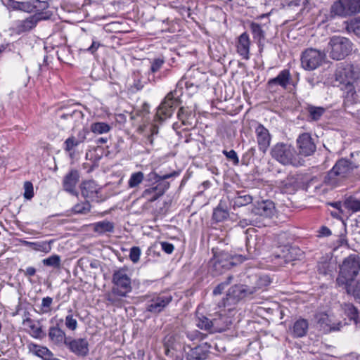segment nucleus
<instances>
[{
  "mask_svg": "<svg viewBox=\"0 0 360 360\" xmlns=\"http://www.w3.org/2000/svg\"><path fill=\"white\" fill-rule=\"evenodd\" d=\"M53 243V240H51L49 242H28L25 241V243L31 247L33 250L37 251L44 252L49 253L51 250V244Z\"/></svg>",
  "mask_w": 360,
  "mask_h": 360,
  "instance_id": "nucleus-36",
  "label": "nucleus"
},
{
  "mask_svg": "<svg viewBox=\"0 0 360 360\" xmlns=\"http://www.w3.org/2000/svg\"><path fill=\"white\" fill-rule=\"evenodd\" d=\"M53 302V299L51 297H46L42 299L41 304V312L42 314H47L51 311V306Z\"/></svg>",
  "mask_w": 360,
  "mask_h": 360,
  "instance_id": "nucleus-54",
  "label": "nucleus"
},
{
  "mask_svg": "<svg viewBox=\"0 0 360 360\" xmlns=\"http://www.w3.org/2000/svg\"><path fill=\"white\" fill-rule=\"evenodd\" d=\"M255 133L259 149L262 152L265 153L271 143V137L269 131L262 124H259L255 129Z\"/></svg>",
  "mask_w": 360,
  "mask_h": 360,
  "instance_id": "nucleus-22",
  "label": "nucleus"
},
{
  "mask_svg": "<svg viewBox=\"0 0 360 360\" xmlns=\"http://www.w3.org/2000/svg\"><path fill=\"white\" fill-rule=\"evenodd\" d=\"M80 143L75 136H71L68 138L65 141V150L66 151H71L75 147L79 145Z\"/></svg>",
  "mask_w": 360,
  "mask_h": 360,
  "instance_id": "nucleus-53",
  "label": "nucleus"
},
{
  "mask_svg": "<svg viewBox=\"0 0 360 360\" xmlns=\"http://www.w3.org/2000/svg\"><path fill=\"white\" fill-rule=\"evenodd\" d=\"M3 4L8 7V9L14 11H21L27 13H31L38 8L37 4H41L40 8L45 9L48 7V4L46 1L41 2L39 0H30L28 1H15L14 0H8L4 1L1 0Z\"/></svg>",
  "mask_w": 360,
  "mask_h": 360,
  "instance_id": "nucleus-15",
  "label": "nucleus"
},
{
  "mask_svg": "<svg viewBox=\"0 0 360 360\" xmlns=\"http://www.w3.org/2000/svg\"><path fill=\"white\" fill-rule=\"evenodd\" d=\"M238 224L243 228L248 225L258 226L259 220H258V217H254L253 215L250 214L249 218L240 220Z\"/></svg>",
  "mask_w": 360,
  "mask_h": 360,
  "instance_id": "nucleus-55",
  "label": "nucleus"
},
{
  "mask_svg": "<svg viewBox=\"0 0 360 360\" xmlns=\"http://www.w3.org/2000/svg\"><path fill=\"white\" fill-rule=\"evenodd\" d=\"M184 351L186 360H206L210 353V346L207 343L191 347V345L184 342Z\"/></svg>",
  "mask_w": 360,
  "mask_h": 360,
  "instance_id": "nucleus-14",
  "label": "nucleus"
},
{
  "mask_svg": "<svg viewBox=\"0 0 360 360\" xmlns=\"http://www.w3.org/2000/svg\"><path fill=\"white\" fill-rule=\"evenodd\" d=\"M359 273L360 256L357 254L349 255L339 265L336 285L342 290H346L356 282V278Z\"/></svg>",
  "mask_w": 360,
  "mask_h": 360,
  "instance_id": "nucleus-3",
  "label": "nucleus"
},
{
  "mask_svg": "<svg viewBox=\"0 0 360 360\" xmlns=\"http://www.w3.org/2000/svg\"><path fill=\"white\" fill-rule=\"evenodd\" d=\"M271 157L283 165L300 167L304 160L299 156L295 148L290 144L277 143L271 149Z\"/></svg>",
  "mask_w": 360,
  "mask_h": 360,
  "instance_id": "nucleus-5",
  "label": "nucleus"
},
{
  "mask_svg": "<svg viewBox=\"0 0 360 360\" xmlns=\"http://www.w3.org/2000/svg\"><path fill=\"white\" fill-rule=\"evenodd\" d=\"M226 285L223 282L220 283L219 285H217L215 288L213 290V294L214 295H220L222 293V292L226 288Z\"/></svg>",
  "mask_w": 360,
  "mask_h": 360,
  "instance_id": "nucleus-64",
  "label": "nucleus"
},
{
  "mask_svg": "<svg viewBox=\"0 0 360 360\" xmlns=\"http://www.w3.org/2000/svg\"><path fill=\"white\" fill-rule=\"evenodd\" d=\"M185 334L188 340H189L190 341H194L195 340L202 339V334L198 331H195L193 333L186 332Z\"/></svg>",
  "mask_w": 360,
  "mask_h": 360,
  "instance_id": "nucleus-61",
  "label": "nucleus"
},
{
  "mask_svg": "<svg viewBox=\"0 0 360 360\" xmlns=\"http://www.w3.org/2000/svg\"><path fill=\"white\" fill-rule=\"evenodd\" d=\"M222 153L226 156V158L229 160L232 161L233 165H238L239 164V158L238 157L236 152L234 150H231L229 151L224 150L222 151Z\"/></svg>",
  "mask_w": 360,
  "mask_h": 360,
  "instance_id": "nucleus-56",
  "label": "nucleus"
},
{
  "mask_svg": "<svg viewBox=\"0 0 360 360\" xmlns=\"http://www.w3.org/2000/svg\"><path fill=\"white\" fill-rule=\"evenodd\" d=\"M83 119V112L79 110L75 109L63 113L60 116L58 122L61 125H65V124H67L69 125L73 124L74 127H77L82 123Z\"/></svg>",
  "mask_w": 360,
  "mask_h": 360,
  "instance_id": "nucleus-20",
  "label": "nucleus"
},
{
  "mask_svg": "<svg viewBox=\"0 0 360 360\" xmlns=\"http://www.w3.org/2000/svg\"><path fill=\"white\" fill-rule=\"evenodd\" d=\"M291 75L290 71L287 69L283 70L274 78L270 79L268 81V86L270 89H273L275 86H280L285 89L290 84Z\"/></svg>",
  "mask_w": 360,
  "mask_h": 360,
  "instance_id": "nucleus-26",
  "label": "nucleus"
},
{
  "mask_svg": "<svg viewBox=\"0 0 360 360\" xmlns=\"http://www.w3.org/2000/svg\"><path fill=\"white\" fill-rule=\"evenodd\" d=\"M68 313L65 319V325L68 329L74 331L77 328V321L73 316L72 309H69Z\"/></svg>",
  "mask_w": 360,
  "mask_h": 360,
  "instance_id": "nucleus-49",
  "label": "nucleus"
},
{
  "mask_svg": "<svg viewBox=\"0 0 360 360\" xmlns=\"http://www.w3.org/2000/svg\"><path fill=\"white\" fill-rule=\"evenodd\" d=\"M90 210L91 205L87 200L77 203L72 207V212L74 214H88Z\"/></svg>",
  "mask_w": 360,
  "mask_h": 360,
  "instance_id": "nucleus-47",
  "label": "nucleus"
},
{
  "mask_svg": "<svg viewBox=\"0 0 360 360\" xmlns=\"http://www.w3.org/2000/svg\"><path fill=\"white\" fill-rule=\"evenodd\" d=\"M345 290L348 295H352L356 302L360 303V278Z\"/></svg>",
  "mask_w": 360,
  "mask_h": 360,
  "instance_id": "nucleus-48",
  "label": "nucleus"
},
{
  "mask_svg": "<svg viewBox=\"0 0 360 360\" xmlns=\"http://www.w3.org/2000/svg\"><path fill=\"white\" fill-rule=\"evenodd\" d=\"M141 252V249L137 246L130 249L129 258L133 263H137L139 261Z\"/></svg>",
  "mask_w": 360,
  "mask_h": 360,
  "instance_id": "nucleus-58",
  "label": "nucleus"
},
{
  "mask_svg": "<svg viewBox=\"0 0 360 360\" xmlns=\"http://www.w3.org/2000/svg\"><path fill=\"white\" fill-rule=\"evenodd\" d=\"M342 310L345 314L348 316L350 320H353L355 323L359 319V311L358 309L351 303H345L342 306Z\"/></svg>",
  "mask_w": 360,
  "mask_h": 360,
  "instance_id": "nucleus-42",
  "label": "nucleus"
},
{
  "mask_svg": "<svg viewBox=\"0 0 360 360\" xmlns=\"http://www.w3.org/2000/svg\"><path fill=\"white\" fill-rule=\"evenodd\" d=\"M111 127L103 122H98L91 124V131L94 134H102L110 131Z\"/></svg>",
  "mask_w": 360,
  "mask_h": 360,
  "instance_id": "nucleus-44",
  "label": "nucleus"
},
{
  "mask_svg": "<svg viewBox=\"0 0 360 360\" xmlns=\"http://www.w3.org/2000/svg\"><path fill=\"white\" fill-rule=\"evenodd\" d=\"M99 189L98 184L93 180L83 181L81 184V193L86 199L94 200L98 197Z\"/></svg>",
  "mask_w": 360,
  "mask_h": 360,
  "instance_id": "nucleus-29",
  "label": "nucleus"
},
{
  "mask_svg": "<svg viewBox=\"0 0 360 360\" xmlns=\"http://www.w3.org/2000/svg\"><path fill=\"white\" fill-rule=\"evenodd\" d=\"M329 54L333 60H340L345 58L352 50V43L346 37L333 36L328 43Z\"/></svg>",
  "mask_w": 360,
  "mask_h": 360,
  "instance_id": "nucleus-9",
  "label": "nucleus"
},
{
  "mask_svg": "<svg viewBox=\"0 0 360 360\" xmlns=\"http://www.w3.org/2000/svg\"><path fill=\"white\" fill-rule=\"evenodd\" d=\"M306 110L308 112L309 118L313 121L320 120L321 116L325 113L326 108L312 105H307Z\"/></svg>",
  "mask_w": 360,
  "mask_h": 360,
  "instance_id": "nucleus-37",
  "label": "nucleus"
},
{
  "mask_svg": "<svg viewBox=\"0 0 360 360\" xmlns=\"http://www.w3.org/2000/svg\"><path fill=\"white\" fill-rule=\"evenodd\" d=\"M250 30L252 31L253 38L257 41L259 46L261 44L262 41L264 40L265 33L262 30V26L255 22L250 24Z\"/></svg>",
  "mask_w": 360,
  "mask_h": 360,
  "instance_id": "nucleus-40",
  "label": "nucleus"
},
{
  "mask_svg": "<svg viewBox=\"0 0 360 360\" xmlns=\"http://www.w3.org/2000/svg\"><path fill=\"white\" fill-rule=\"evenodd\" d=\"M23 323L29 326L32 331V335L34 338H38L41 337L43 332L42 329L41 327L37 326L32 319L28 317L23 321Z\"/></svg>",
  "mask_w": 360,
  "mask_h": 360,
  "instance_id": "nucleus-46",
  "label": "nucleus"
},
{
  "mask_svg": "<svg viewBox=\"0 0 360 360\" xmlns=\"http://www.w3.org/2000/svg\"><path fill=\"white\" fill-rule=\"evenodd\" d=\"M298 176L290 173L285 179L276 181V186L283 193H294L298 188Z\"/></svg>",
  "mask_w": 360,
  "mask_h": 360,
  "instance_id": "nucleus-19",
  "label": "nucleus"
},
{
  "mask_svg": "<svg viewBox=\"0 0 360 360\" xmlns=\"http://www.w3.org/2000/svg\"><path fill=\"white\" fill-rule=\"evenodd\" d=\"M177 117L184 125H192V120L194 118V115L191 111H188L181 107L178 111Z\"/></svg>",
  "mask_w": 360,
  "mask_h": 360,
  "instance_id": "nucleus-41",
  "label": "nucleus"
},
{
  "mask_svg": "<svg viewBox=\"0 0 360 360\" xmlns=\"http://www.w3.org/2000/svg\"><path fill=\"white\" fill-rule=\"evenodd\" d=\"M256 278V284L254 286H248L245 285H235L231 287L226 294L224 300V306H231L236 304L239 301L245 298H252L254 295L263 288L267 286L270 283V280L267 276Z\"/></svg>",
  "mask_w": 360,
  "mask_h": 360,
  "instance_id": "nucleus-4",
  "label": "nucleus"
},
{
  "mask_svg": "<svg viewBox=\"0 0 360 360\" xmlns=\"http://www.w3.org/2000/svg\"><path fill=\"white\" fill-rule=\"evenodd\" d=\"M114 227L112 222L105 220L94 224V231L101 234L113 232Z\"/></svg>",
  "mask_w": 360,
  "mask_h": 360,
  "instance_id": "nucleus-39",
  "label": "nucleus"
},
{
  "mask_svg": "<svg viewBox=\"0 0 360 360\" xmlns=\"http://www.w3.org/2000/svg\"><path fill=\"white\" fill-rule=\"evenodd\" d=\"M229 216V211L220 202L219 205L214 210L212 219L217 222L223 221Z\"/></svg>",
  "mask_w": 360,
  "mask_h": 360,
  "instance_id": "nucleus-38",
  "label": "nucleus"
},
{
  "mask_svg": "<svg viewBox=\"0 0 360 360\" xmlns=\"http://www.w3.org/2000/svg\"><path fill=\"white\" fill-rule=\"evenodd\" d=\"M172 301V296L170 295L154 294L146 303V309L153 314H158L162 312Z\"/></svg>",
  "mask_w": 360,
  "mask_h": 360,
  "instance_id": "nucleus-13",
  "label": "nucleus"
},
{
  "mask_svg": "<svg viewBox=\"0 0 360 360\" xmlns=\"http://www.w3.org/2000/svg\"><path fill=\"white\" fill-rule=\"evenodd\" d=\"M60 257L58 255H51L42 260V263L44 266H51L53 268H59L60 266Z\"/></svg>",
  "mask_w": 360,
  "mask_h": 360,
  "instance_id": "nucleus-50",
  "label": "nucleus"
},
{
  "mask_svg": "<svg viewBox=\"0 0 360 360\" xmlns=\"http://www.w3.org/2000/svg\"><path fill=\"white\" fill-rule=\"evenodd\" d=\"M326 58L324 51L316 49H307L301 56L302 67L307 70H314L321 66Z\"/></svg>",
  "mask_w": 360,
  "mask_h": 360,
  "instance_id": "nucleus-10",
  "label": "nucleus"
},
{
  "mask_svg": "<svg viewBox=\"0 0 360 360\" xmlns=\"http://www.w3.org/2000/svg\"><path fill=\"white\" fill-rule=\"evenodd\" d=\"M65 345L73 354L78 356H86L89 354V342L86 338L74 339L68 337Z\"/></svg>",
  "mask_w": 360,
  "mask_h": 360,
  "instance_id": "nucleus-18",
  "label": "nucleus"
},
{
  "mask_svg": "<svg viewBox=\"0 0 360 360\" xmlns=\"http://www.w3.org/2000/svg\"><path fill=\"white\" fill-rule=\"evenodd\" d=\"M185 342L183 335L178 333H171L167 334L163 340V345L165 347V354L169 355L170 349H175L177 343Z\"/></svg>",
  "mask_w": 360,
  "mask_h": 360,
  "instance_id": "nucleus-31",
  "label": "nucleus"
},
{
  "mask_svg": "<svg viewBox=\"0 0 360 360\" xmlns=\"http://www.w3.org/2000/svg\"><path fill=\"white\" fill-rule=\"evenodd\" d=\"M124 297L119 296L117 294H114L112 291L107 295L108 302L117 307H121L124 305Z\"/></svg>",
  "mask_w": 360,
  "mask_h": 360,
  "instance_id": "nucleus-51",
  "label": "nucleus"
},
{
  "mask_svg": "<svg viewBox=\"0 0 360 360\" xmlns=\"http://www.w3.org/2000/svg\"><path fill=\"white\" fill-rule=\"evenodd\" d=\"M151 66L150 69V72L153 75H155L158 72L165 64V59L163 58H158L153 59L151 62Z\"/></svg>",
  "mask_w": 360,
  "mask_h": 360,
  "instance_id": "nucleus-52",
  "label": "nucleus"
},
{
  "mask_svg": "<svg viewBox=\"0 0 360 360\" xmlns=\"http://www.w3.org/2000/svg\"><path fill=\"white\" fill-rule=\"evenodd\" d=\"M288 6L290 7H300V11L307 8L309 0H288Z\"/></svg>",
  "mask_w": 360,
  "mask_h": 360,
  "instance_id": "nucleus-59",
  "label": "nucleus"
},
{
  "mask_svg": "<svg viewBox=\"0 0 360 360\" xmlns=\"http://www.w3.org/2000/svg\"><path fill=\"white\" fill-rule=\"evenodd\" d=\"M24 197L27 200H30L34 196L33 185L30 181H25L24 183Z\"/></svg>",
  "mask_w": 360,
  "mask_h": 360,
  "instance_id": "nucleus-57",
  "label": "nucleus"
},
{
  "mask_svg": "<svg viewBox=\"0 0 360 360\" xmlns=\"http://www.w3.org/2000/svg\"><path fill=\"white\" fill-rule=\"evenodd\" d=\"M179 103V100L174 97V92H169L158 107L155 118L158 121L162 122L170 117Z\"/></svg>",
  "mask_w": 360,
  "mask_h": 360,
  "instance_id": "nucleus-12",
  "label": "nucleus"
},
{
  "mask_svg": "<svg viewBox=\"0 0 360 360\" xmlns=\"http://www.w3.org/2000/svg\"><path fill=\"white\" fill-rule=\"evenodd\" d=\"M344 207L352 212L360 211V200L354 197H349L344 203Z\"/></svg>",
  "mask_w": 360,
  "mask_h": 360,
  "instance_id": "nucleus-45",
  "label": "nucleus"
},
{
  "mask_svg": "<svg viewBox=\"0 0 360 360\" xmlns=\"http://www.w3.org/2000/svg\"><path fill=\"white\" fill-rule=\"evenodd\" d=\"M88 133V130L86 129L83 128L82 130L79 131L77 135L75 137H77L79 143H82L85 141L86 138V134Z\"/></svg>",
  "mask_w": 360,
  "mask_h": 360,
  "instance_id": "nucleus-62",
  "label": "nucleus"
},
{
  "mask_svg": "<svg viewBox=\"0 0 360 360\" xmlns=\"http://www.w3.org/2000/svg\"><path fill=\"white\" fill-rule=\"evenodd\" d=\"M354 34L360 37V17L352 25Z\"/></svg>",
  "mask_w": 360,
  "mask_h": 360,
  "instance_id": "nucleus-63",
  "label": "nucleus"
},
{
  "mask_svg": "<svg viewBox=\"0 0 360 360\" xmlns=\"http://www.w3.org/2000/svg\"><path fill=\"white\" fill-rule=\"evenodd\" d=\"M49 337L50 340L56 345H65V342L68 338L66 337L65 331L58 325L49 328Z\"/></svg>",
  "mask_w": 360,
  "mask_h": 360,
  "instance_id": "nucleus-32",
  "label": "nucleus"
},
{
  "mask_svg": "<svg viewBox=\"0 0 360 360\" xmlns=\"http://www.w3.org/2000/svg\"><path fill=\"white\" fill-rule=\"evenodd\" d=\"M275 205L271 200H262L254 204L251 211V215L258 217L259 224L265 218H271L274 215Z\"/></svg>",
  "mask_w": 360,
  "mask_h": 360,
  "instance_id": "nucleus-16",
  "label": "nucleus"
},
{
  "mask_svg": "<svg viewBox=\"0 0 360 360\" xmlns=\"http://www.w3.org/2000/svg\"><path fill=\"white\" fill-rule=\"evenodd\" d=\"M300 250L295 247H283L280 252L274 255V262L280 265L287 264L296 259L295 255Z\"/></svg>",
  "mask_w": 360,
  "mask_h": 360,
  "instance_id": "nucleus-21",
  "label": "nucleus"
},
{
  "mask_svg": "<svg viewBox=\"0 0 360 360\" xmlns=\"http://www.w3.org/2000/svg\"><path fill=\"white\" fill-rule=\"evenodd\" d=\"M252 197L250 195L238 193L237 195L232 198L231 203L233 207H240L249 205L252 202Z\"/></svg>",
  "mask_w": 360,
  "mask_h": 360,
  "instance_id": "nucleus-35",
  "label": "nucleus"
},
{
  "mask_svg": "<svg viewBox=\"0 0 360 360\" xmlns=\"http://www.w3.org/2000/svg\"><path fill=\"white\" fill-rule=\"evenodd\" d=\"M309 329V322L307 319L300 318L296 320L290 328V333L294 338H300L304 337Z\"/></svg>",
  "mask_w": 360,
  "mask_h": 360,
  "instance_id": "nucleus-27",
  "label": "nucleus"
},
{
  "mask_svg": "<svg viewBox=\"0 0 360 360\" xmlns=\"http://www.w3.org/2000/svg\"><path fill=\"white\" fill-rule=\"evenodd\" d=\"M30 350L34 355L41 358L43 360H46L49 357L53 356V353L47 347L35 344H32L30 346Z\"/></svg>",
  "mask_w": 360,
  "mask_h": 360,
  "instance_id": "nucleus-34",
  "label": "nucleus"
},
{
  "mask_svg": "<svg viewBox=\"0 0 360 360\" xmlns=\"http://www.w3.org/2000/svg\"><path fill=\"white\" fill-rule=\"evenodd\" d=\"M112 292L122 297H127L132 291L131 278L127 269L120 268L115 271L112 276Z\"/></svg>",
  "mask_w": 360,
  "mask_h": 360,
  "instance_id": "nucleus-7",
  "label": "nucleus"
},
{
  "mask_svg": "<svg viewBox=\"0 0 360 360\" xmlns=\"http://www.w3.org/2000/svg\"><path fill=\"white\" fill-rule=\"evenodd\" d=\"M250 232H254V229H248L245 232V245L248 255L231 254L225 250L213 248V257L209 262L210 271L214 276H218L223 274L232 266L242 263L244 260L253 257L256 250L255 241L256 236H252Z\"/></svg>",
  "mask_w": 360,
  "mask_h": 360,
  "instance_id": "nucleus-1",
  "label": "nucleus"
},
{
  "mask_svg": "<svg viewBox=\"0 0 360 360\" xmlns=\"http://www.w3.org/2000/svg\"><path fill=\"white\" fill-rule=\"evenodd\" d=\"M79 172L77 170H71L65 176L63 179V186L64 190L70 193L77 195L75 187L79 181Z\"/></svg>",
  "mask_w": 360,
  "mask_h": 360,
  "instance_id": "nucleus-30",
  "label": "nucleus"
},
{
  "mask_svg": "<svg viewBox=\"0 0 360 360\" xmlns=\"http://www.w3.org/2000/svg\"><path fill=\"white\" fill-rule=\"evenodd\" d=\"M196 326L202 330H208L212 333L222 331L225 329L224 326L219 324L217 319L210 320L205 316L199 317L197 320Z\"/></svg>",
  "mask_w": 360,
  "mask_h": 360,
  "instance_id": "nucleus-24",
  "label": "nucleus"
},
{
  "mask_svg": "<svg viewBox=\"0 0 360 360\" xmlns=\"http://www.w3.org/2000/svg\"><path fill=\"white\" fill-rule=\"evenodd\" d=\"M337 15L347 17L360 13V0H338L331 7Z\"/></svg>",
  "mask_w": 360,
  "mask_h": 360,
  "instance_id": "nucleus-11",
  "label": "nucleus"
},
{
  "mask_svg": "<svg viewBox=\"0 0 360 360\" xmlns=\"http://www.w3.org/2000/svg\"><path fill=\"white\" fill-rule=\"evenodd\" d=\"M336 79L342 84L345 102L353 103L357 100L356 88L360 86V69L354 65H348L338 70L336 72Z\"/></svg>",
  "mask_w": 360,
  "mask_h": 360,
  "instance_id": "nucleus-2",
  "label": "nucleus"
},
{
  "mask_svg": "<svg viewBox=\"0 0 360 360\" xmlns=\"http://www.w3.org/2000/svg\"><path fill=\"white\" fill-rule=\"evenodd\" d=\"M144 179V174L142 172H134L131 174L128 181V187L134 188L138 187Z\"/></svg>",
  "mask_w": 360,
  "mask_h": 360,
  "instance_id": "nucleus-43",
  "label": "nucleus"
},
{
  "mask_svg": "<svg viewBox=\"0 0 360 360\" xmlns=\"http://www.w3.org/2000/svg\"><path fill=\"white\" fill-rule=\"evenodd\" d=\"M297 146L299 150V156H310L314 153L316 146L309 133H303L297 139Z\"/></svg>",
  "mask_w": 360,
  "mask_h": 360,
  "instance_id": "nucleus-17",
  "label": "nucleus"
},
{
  "mask_svg": "<svg viewBox=\"0 0 360 360\" xmlns=\"http://www.w3.org/2000/svg\"><path fill=\"white\" fill-rule=\"evenodd\" d=\"M48 17L44 16L42 13H37L24 20L19 21L17 25V28L19 32H27L34 28L38 21L41 20L47 19Z\"/></svg>",
  "mask_w": 360,
  "mask_h": 360,
  "instance_id": "nucleus-25",
  "label": "nucleus"
},
{
  "mask_svg": "<svg viewBox=\"0 0 360 360\" xmlns=\"http://www.w3.org/2000/svg\"><path fill=\"white\" fill-rule=\"evenodd\" d=\"M250 39L247 32L242 33L236 41V51L245 60L250 58Z\"/></svg>",
  "mask_w": 360,
  "mask_h": 360,
  "instance_id": "nucleus-23",
  "label": "nucleus"
},
{
  "mask_svg": "<svg viewBox=\"0 0 360 360\" xmlns=\"http://www.w3.org/2000/svg\"><path fill=\"white\" fill-rule=\"evenodd\" d=\"M317 323L320 328L325 333H330L331 331H336L340 330L341 323L339 322L337 324L333 323L329 316L326 314H319L316 316Z\"/></svg>",
  "mask_w": 360,
  "mask_h": 360,
  "instance_id": "nucleus-28",
  "label": "nucleus"
},
{
  "mask_svg": "<svg viewBox=\"0 0 360 360\" xmlns=\"http://www.w3.org/2000/svg\"><path fill=\"white\" fill-rule=\"evenodd\" d=\"M179 175V172L176 171H174L169 174H167L162 176L156 174V180L158 181H162L159 182L155 186H152L145 189L143 191L141 196L143 198H146L148 202L155 201L160 196H162L169 188V183L167 181H164V180L172 177H176Z\"/></svg>",
  "mask_w": 360,
  "mask_h": 360,
  "instance_id": "nucleus-8",
  "label": "nucleus"
},
{
  "mask_svg": "<svg viewBox=\"0 0 360 360\" xmlns=\"http://www.w3.org/2000/svg\"><path fill=\"white\" fill-rule=\"evenodd\" d=\"M138 131L146 138V141L149 142L150 144L153 145V136L158 134L159 127L157 124H151L150 125L140 126Z\"/></svg>",
  "mask_w": 360,
  "mask_h": 360,
  "instance_id": "nucleus-33",
  "label": "nucleus"
},
{
  "mask_svg": "<svg viewBox=\"0 0 360 360\" xmlns=\"http://www.w3.org/2000/svg\"><path fill=\"white\" fill-rule=\"evenodd\" d=\"M356 167L354 164L345 158L338 160L333 168L328 172L325 177V182L335 185L340 181L347 178Z\"/></svg>",
  "mask_w": 360,
  "mask_h": 360,
  "instance_id": "nucleus-6",
  "label": "nucleus"
},
{
  "mask_svg": "<svg viewBox=\"0 0 360 360\" xmlns=\"http://www.w3.org/2000/svg\"><path fill=\"white\" fill-rule=\"evenodd\" d=\"M162 250L167 254H172L174 250L173 244L168 242H161Z\"/></svg>",
  "mask_w": 360,
  "mask_h": 360,
  "instance_id": "nucleus-60",
  "label": "nucleus"
}]
</instances>
